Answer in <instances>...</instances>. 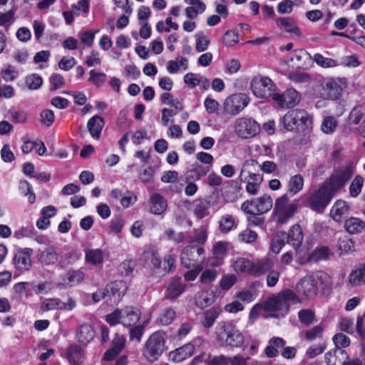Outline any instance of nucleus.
I'll use <instances>...</instances> for the list:
<instances>
[{
	"label": "nucleus",
	"instance_id": "423d86ee",
	"mask_svg": "<svg viewBox=\"0 0 365 365\" xmlns=\"http://www.w3.org/2000/svg\"><path fill=\"white\" fill-rule=\"evenodd\" d=\"M335 192V191L331 190L325 182L322 186L308 197L309 205L313 210L322 212L330 202Z\"/></svg>",
	"mask_w": 365,
	"mask_h": 365
},
{
	"label": "nucleus",
	"instance_id": "72a5a7b5",
	"mask_svg": "<svg viewBox=\"0 0 365 365\" xmlns=\"http://www.w3.org/2000/svg\"><path fill=\"white\" fill-rule=\"evenodd\" d=\"M126 289V284L123 281H115L114 282L108 284L105 288V291H106L107 294L110 292L112 296L115 297V299L118 300L125 294Z\"/></svg>",
	"mask_w": 365,
	"mask_h": 365
},
{
	"label": "nucleus",
	"instance_id": "9b49d317",
	"mask_svg": "<svg viewBox=\"0 0 365 365\" xmlns=\"http://www.w3.org/2000/svg\"><path fill=\"white\" fill-rule=\"evenodd\" d=\"M341 87L333 78L323 79L317 87L319 97L327 100H336L341 94Z\"/></svg>",
	"mask_w": 365,
	"mask_h": 365
},
{
	"label": "nucleus",
	"instance_id": "6e6d98bb",
	"mask_svg": "<svg viewBox=\"0 0 365 365\" xmlns=\"http://www.w3.org/2000/svg\"><path fill=\"white\" fill-rule=\"evenodd\" d=\"M354 242L347 237H341L338 241V248L341 254H346L352 250Z\"/></svg>",
	"mask_w": 365,
	"mask_h": 365
},
{
	"label": "nucleus",
	"instance_id": "69168bd1",
	"mask_svg": "<svg viewBox=\"0 0 365 365\" xmlns=\"http://www.w3.org/2000/svg\"><path fill=\"white\" fill-rule=\"evenodd\" d=\"M257 238V234L250 230V229H246L245 230H243L242 232L240 233L239 235V239L243 242H246V243H252L253 242H255Z\"/></svg>",
	"mask_w": 365,
	"mask_h": 365
},
{
	"label": "nucleus",
	"instance_id": "49530a36",
	"mask_svg": "<svg viewBox=\"0 0 365 365\" xmlns=\"http://www.w3.org/2000/svg\"><path fill=\"white\" fill-rule=\"evenodd\" d=\"M364 185V178L360 175H356L352 180L349 186V193L351 197H357L361 191Z\"/></svg>",
	"mask_w": 365,
	"mask_h": 365
},
{
	"label": "nucleus",
	"instance_id": "473e14b6",
	"mask_svg": "<svg viewBox=\"0 0 365 365\" xmlns=\"http://www.w3.org/2000/svg\"><path fill=\"white\" fill-rule=\"evenodd\" d=\"M78 341L83 344H87L94 336L95 331L93 327L88 324H84L79 327L76 332Z\"/></svg>",
	"mask_w": 365,
	"mask_h": 365
},
{
	"label": "nucleus",
	"instance_id": "37998d69",
	"mask_svg": "<svg viewBox=\"0 0 365 365\" xmlns=\"http://www.w3.org/2000/svg\"><path fill=\"white\" fill-rule=\"evenodd\" d=\"M235 225L234 217L230 215H226L222 217L219 229L222 233H228Z\"/></svg>",
	"mask_w": 365,
	"mask_h": 365
},
{
	"label": "nucleus",
	"instance_id": "052dcab7",
	"mask_svg": "<svg viewBox=\"0 0 365 365\" xmlns=\"http://www.w3.org/2000/svg\"><path fill=\"white\" fill-rule=\"evenodd\" d=\"M195 38L197 40L196 42V50L198 52L205 51L210 43V41L204 35L202 32L198 33L195 35Z\"/></svg>",
	"mask_w": 365,
	"mask_h": 365
},
{
	"label": "nucleus",
	"instance_id": "2eb2a0df",
	"mask_svg": "<svg viewBox=\"0 0 365 365\" xmlns=\"http://www.w3.org/2000/svg\"><path fill=\"white\" fill-rule=\"evenodd\" d=\"M33 254V250L31 248H24L19 250L15 255L14 261L16 269L21 272H25L30 269L32 263L31 256Z\"/></svg>",
	"mask_w": 365,
	"mask_h": 365
},
{
	"label": "nucleus",
	"instance_id": "f704fd0d",
	"mask_svg": "<svg viewBox=\"0 0 365 365\" xmlns=\"http://www.w3.org/2000/svg\"><path fill=\"white\" fill-rule=\"evenodd\" d=\"M349 283L351 287L365 284V264L359 266L349 274Z\"/></svg>",
	"mask_w": 365,
	"mask_h": 365
},
{
	"label": "nucleus",
	"instance_id": "4be33fe9",
	"mask_svg": "<svg viewBox=\"0 0 365 365\" xmlns=\"http://www.w3.org/2000/svg\"><path fill=\"white\" fill-rule=\"evenodd\" d=\"M195 351V346L193 344H187L180 348L172 351L169 354L170 360L174 362H181L187 358L191 356Z\"/></svg>",
	"mask_w": 365,
	"mask_h": 365
},
{
	"label": "nucleus",
	"instance_id": "4468645a",
	"mask_svg": "<svg viewBox=\"0 0 365 365\" xmlns=\"http://www.w3.org/2000/svg\"><path fill=\"white\" fill-rule=\"evenodd\" d=\"M300 98L299 93L293 88L287 89L282 94L275 93L273 95V100L281 108L294 107L299 103Z\"/></svg>",
	"mask_w": 365,
	"mask_h": 365
},
{
	"label": "nucleus",
	"instance_id": "a878e982",
	"mask_svg": "<svg viewBox=\"0 0 365 365\" xmlns=\"http://www.w3.org/2000/svg\"><path fill=\"white\" fill-rule=\"evenodd\" d=\"M140 317V312L135 307H126L122 309V324L125 326L135 324Z\"/></svg>",
	"mask_w": 365,
	"mask_h": 365
},
{
	"label": "nucleus",
	"instance_id": "5701e85b",
	"mask_svg": "<svg viewBox=\"0 0 365 365\" xmlns=\"http://www.w3.org/2000/svg\"><path fill=\"white\" fill-rule=\"evenodd\" d=\"M38 260L43 265L54 264L58 259L56 249L53 245H48L45 250H38Z\"/></svg>",
	"mask_w": 365,
	"mask_h": 365
},
{
	"label": "nucleus",
	"instance_id": "412c9836",
	"mask_svg": "<svg viewBox=\"0 0 365 365\" xmlns=\"http://www.w3.org/2000/svg\"><path fill=\"white\" fill-rule=\"evenodd\" d=\"M325 359L327 365H347V353L340 348L335 349L333 351H329L325 354Z\"/></svg>",
	"mask_w": 365,
	"mask_h": 365
},
{
	"label": "nucleus",
	"instance_id": "393cba45",
	"mask_svg": "<svg viewBox=\"0 0 365 365\" xmlns=\"http://www.w3.org/2000/svg\"><path fill=\"white\" fill-rule=\"evenodd\" d=\"M349 210L348 203L344 200H338L331 209L330 216L334 221L339 222L342 220L343 217L348 214Z\"/></svg>",
	"mask_w": 365,
	"mask_h": 365
},
{
	"label": "nucleus",
	"instance_id": "bf43d9fd",
	"mask_svg": "<svg viewBox=\"0 0 365 365\" xmlns=\"http://www.w3.org/2000/svg\"><path fill=\"white\" fill-rule=\"evenodd\" d=\"M323 328L320 325H317L311 329L304 332V337L308 341H312L322 336Z\"/></svg>",
	"mask_w": 365,
	"mask_h": 365
},
{
	"label": "nucleus",
	"instance_id": "1a4fd4ad",
	"mask_svg": "<svg viewBox=\"0 0 365 365\" xmlns=\"http://www.w3.org/2000/svg\"><path fill=\"white\" fill-rule=\"evenodd\" d=\"M253 94L259 98H267L275 94V84L268 77L257 76L251 81Z\"/></svg>",
	"mask_w": 365,
	"mask_h": 365
},
{
	"label": "nucleus",
	"instance_id": "79ce46f5",
	"mask_svg": "<svg viewBox=\"0 0 365 365\" xmlns=\"http://www.w3.org/2000/svg\"><path fill=\"white\" fill-rule=\"evenodd\" d=\"M175 317V311L170 307H168L161 312L158 321L161 325H168L173 322Z\"/></svg>",
	"mask_w": 365,
	"mask_h": 365
},
{
	"label": "nucleus",
	"instance_id": "a211bd4d",
	"mask_svg": "<svg viewBox=\"0 0 365 365\" xmlns=\"http://www.w3.org/2000/svg\"><path fill=\"white\" fill-rule=\"evenodd\" d=\"M273 267V261L267 257L258 259L256 262H252L250 275L259 277L270 271Z\"/></svg>",
	"mask_w": 365,
	"mask_h": 365
},
{
	"label": "nucleus",
	"instance_id": "c9c22d12",
	"mask_svg": "<svg viewBox=\"0 0 365 365\" xmlns=\"http://www.w3.org/2000/svg\"><path fill=\"white\" fill-rule=\"evenodd\" d=\"M209 202L204 199H197L192 202V210L197 219L200 220L207 216Z\"/></svg>",
	"mask_w": 365,
	"mask_h": 365
},
{
	"label": "nucleus",
	"instance_id": "09e8293b",
	"mask_svg": "<svg viewBox=\"0 0 365 365\" xmlns=\"http://www.w3.org/2000/svg\"><path fill=\"white\" fill-rule=\"evenodd\" d=\"M163 237L165 240L174 242L176 244L181 243L185 240V234L182 232H176L173 229L169 228L165 230Z\"/></svg>",
	"mask_w": 365,
	"mask_h": 365
},
{
	"label": "nucleus",
	"instance_id": "8fccbe9b",
	"mask_svg": "<svg viewBox=\"0 0 365 365\" xmlns=\"http://www.w3.org/2000/svg\"><path fill=\"white\" fill-rule=\"evenodd\" d=\"M65 307L64 302H61L58 299H46L43 303L41 308L43 311H49L52 309H63Z\"/></svg>",
	"mask_w": 365,
	"mask_h": 365
},
{
	"label": "nucleus",
	"instance_id": "13d9d810",
	"mask_svg": "<svg viewBox=\"0 0 365 365\" xmlns=\"http://www.w3.org/2000/svg\"><path fill=\"white\" fill-rule=\"evenodd\" d=\"M135 262L133 260H125L118 267V271L122 275L128 276L134 270Z\"/></svg>",
	"mask_w": 365,
	"mask_h": 365
},
{
	"label": "nucleus",
	"instance_id": "603ef678",
	"mask_svg": "<svg viewBox=\"0 0 365 365\" xmlns=\"http://www.w3.org/2000/svg\"><path fill=\"white\" fill-rule=\"evenodd\" d=\"M298 316L301 323L306 326H309L315 321L314 313L310 309L301 310Z\"/></svg>",
	"mask_w": 365,
	"mask_h": 365
},
{
	"label": "nucleus",
	"instance_id": "ea45409f",
	"mask_svg": "<svg viewBox=\"0 0 365 365\" xmlns=\"http://www.w3.org/2000/svg\"><path fill=\"white\" fill-rule=\"evenodd\" d=\"M220 312L221 309L219 307H213L205 312L204 319L202 322V325L206 328L212 327Z\"/></svg>",
	"mask_w": 365,
	"mask_h": 365
},
{
	"label": "nucleus",
	"instance_id": "e2e57ef3",
	"mask_svg": "<svg viewBox=\"0 0 365 365\" xmlns=\"http://www.w3.org/2000/svg\"><path fill=\"white\" fill-rule=\"evenodd\" d=\"M55 118V115L53 110H43L41 111L40 114V121L42 124L50 126L53 123Z\"/></svg>",
	"mask_w": 365,
	"mask_h": 365
},
{
	"label": "nucleus",
	"instance_id": "0eeeda50",
	"mask_svg": "<svg viewBox=\"0 0 365 365\" xmlns=\"http://www.w3.org/2000/svg\"><path fill=\"white\" fill-rule=\"evenodd\" d=\"M310 121L308 113L304 110L300 109L289 110L282 118L284 127L289 131L304 130Z\"/></svg>",
	"mask_w": 365,
	"mask_h": 365
},
{
	"label": "nucleus",
	"instance_id": "c756f323",
	"mask_svg": "<svg viewBox=\"0 0 365 365\" xmlns=\"http://www.w3.org/2000/svg\"><path fill=\"white\" fill-rule=\"evenodd\" d=\"M66 359L72 365H80L83 359V349L77 344L69 346L66 351Z\"/></svg>",
	"mask_w": 365,
	"mask_h": 365
},
{
	"label": "nucleus",
	"instance_id": "9d476101",
	"mask_svg": "<svg viewBox=\"0 0 365 365\" xmlns=\"http://www.w3.org/2000/svg\"><path fill=\"white\" fill-rule=\"evenodd\" d=\"M235 132L240 138H250L259 133L260 125L252 118H241L235 121Z\"/></svg>",
	"mask_w": 365,
	"mask_h": 365
},
{
	"label": "nucleus",
	"instance_id": "2f4dec72",
	"mask_svg": "<svg viewBox=\"0 0 365 365\" xmlns=\"http://www.w3.org/2000/svg\"><path fill=\"white\" fill-rule=\"evenodd\" d=\"M255 200V215H262L271 210L273 205L272 197L268 195H264Z\"/></svg>",
	"mask_w": 365,
	"mask_h": 365
},
{
	"label": "nucleus",
	"instance_id": "c03bdc74",
	"mask_svg": "<svg viewBox=\"0 0 365 365\" xmlns=\"http://www.w3.org/2000/svg\"><path fill=\"white\" fill-rule=\"evenodd\" d=\"M11 120L16 123H24L27 120V113L22 109L11 108L9 111Z\"/></svg>",
	"mask_w": 365,
	"mask_h": 365
},
{
	"label": "nucleus",
	"instance_id": "aec40b11",
	"mask_svg": "<svg viewBox=\"0 0 365 365\" xmlns=\"http://www.w3.org/2000/svg\"><path fill=\"white\" fill-rule=\"evenodd\" d=\"M331 255H332V252H331L330 249L328 247H317L310 254H309L307 258L301 259L300 263H314L320 260H326L328 259L331 257Z\"/></svg>",
	"mask_w": 365,
	"mask_h": 365
},
{
	"label": "nucleus",
	"instance_id": "58836bf2",
	"mask_svg": "<svg viewBox=\"0 0 365 365\" xmlns=\"http://www.w3.org/2000/svg\"><path fill=\"white\" fill-rule=\"evenodd\" d=\"M304 186V178L299 174H296L290 178L288 182V192L292 195H297Z\"/></svg>",
	"mask_w": 365,
	"mask_h": 365
},
{
	"label": "nucleus",
	"instance_id": "f03ea898",
	"mask_svg": "<svg viewBox=\"0 0 365 365\" xmlns=\"http://www.w3.org/2000/svg\"><path fill=\"white\" fill-rule=\"evenodd\" d=\"M330 284L329 276L323 271H317L303 277L296 285V291L307 298L317 296L319 288L324 289Z\"/></svg>",
	"mask_w": 365,
	"mask_h": 365
},
{
	"label": "nucleus",
	"instance_id": "cd10ccee",
	"mask_svg": "<svg viewBox=\"0 0 365 365\" xmlns=\"http://www.w3.org/2000/svg\"><path fill=\"white\" fill-rule=\"evenodd\" d=\"M344 227L349 234H359L365 230V222L360 218L351 217L344 221Z\"/></svg>",
	"mask_w": 365,
	"mask_h": 365
},
{
	"label": "nucleus",
	"instance_id": "de8ad7c7",
	"mask_svg": "<svg viewBox=\"0 0 365 365\" xmlns=\"http://www.w3.org/2000/svg\"><path fill=\"white\" fill-rule=\"evenodd\" d=\"M337 120L333 116H327L324 118L322 123V130L326 134L332 133L336 128Z\"/></svg>",
	"mask_w": 365,
	"mask_h": 365
},
{
	"label": "nucleus",
	"instance_id": "3c124183",
	"mask_svg": "<svg viewBox=\"0 0 365 365\" xmlns=\"http://www.w3.org/2000/svg\"><path fill=\"white\" fill-rule=\"evenodd\" d=\"M313 61L322 68H333L336 66V61L330 58H325L320 53H316Z\"/></svg>",
	"mask_w": 365,
	"mask_h": 365
},
{
	"label": "nucleus",
	"instance_id": "39448f33",
	"mask_svg": "<svg viewBox=\"0 0 365 365\" xmlns=\"http://www.w3.org/2000/svg\"><path fill=\"white\" fill-rule=\"evenodd\" d=\"M166 334L163 331L153 333L145 342L143 351V356L153 362L162 355L165 349Z\"/></svg>",
	"mask_w": 365,
	"mask_h": 365
},
{
	"label": "nucleus",
	"instance_id": "b1692460",
	"mask_svg": "<svg viewBox=\"0 0 365 365\" xmlns=\"http://www.w3.org/2000/svg\"><path fill=\"white\" fill-rule=\"evenodd\" d=\"M150 212L154 215L163 214L168 207L166 200L159 193H153L150 198Z\"/></svg>",
	"mask_w": 365,
	"mask_h": 365
},
{
	"label": "nucleus",
	"instance_id": "864d4df0",
	"mask_svg": "<svg viewBox=\"0 0 365 365\" xmlns=\"http://www.w3.org/2000/svg\"><path fill=\"white\" fill-rule=\"evenodd\" d=\"M240 190L237 184H233L225 189L223 195L227 201H235L239 197Z\"/></svg>",
	"mask_w": 365,
	"mask_h": 365
},
{
	"label": "nucleus",
	"instance_id": "6ab92c4d",
	"mask_svg": "<svg viewBox=\"0 0 365 365\" xmlns=\"http://www.w3.org/2000/svg\"><path fill=\"white\" fill-rule=\"evenodd\" d=\"M282 237H284L286 242L294 249H297L301 245L304 238L302 228L299 225H293L287 235L282 232Z\"/></svg>",
	"mask_w": 365,
	"mask_h": 365
},
{
	"label": "nucleus",
	"instance_id": "7ed1b4c3",
	"mask_svg": "<svg viewBox=\"0 0 365 365\" xmlns=\"http://www.w3.org/2000/svg\"><path fill=\"white\" fill-rule=\"evenodd\" d=\"M215 334L217 342L223 346L241 347L244 344V335L231 322L219 323Z\"/></svg>",
	"mask_w": 365,
	"mask_h": 365
},
{
	"label": "nucleus",
	"instance_id": "774afa93",
	"mask_svg": "<svg viewBox=\"0 0 365 365\" xmlns=\"http://www.w3.org/2000/svg\"><path fill=\"white\" fill-rule=\"evenodd\" d=\"M184 82L193 88L200 85L202 82V79H201V76L198 78L195 74L188 73L184 76Z\"/></svg>",
	"mask_w": 365,
	"mask_h": 365
},
{
	"label": "nucleus",
	"instance_id": "f257e3e1",
	"mask_svg": "<svg viewBox=\"0 0 365 365\" xmlns=\"http://www.w3.org/2000/svg\"><path fill=\"white\" fill-rule=\"evenodd\" d=\"M301 301L294 292L286 289L265 301L264 310L272 312V317L279 318L287 314L290 304H295Z\"/></svg>",
	"mask_w": 365,
	"mask_h": 365
},
{
	"label": "nucleus",
	"instance_id": "7c9ffc66",
	"mask_svg": "<svg viewBox=\"0 0 365 365\" xmlns=\"http://www.w3.org/2000/svg\"><path fill=\"white\" fill-rule=\"evenodd\" d=\"M185 1L191 5L185 9L186 16L189 19L197 18L198 14L202 13L206 9L205 4L200 0H185Z\"/></svg>",
	"mask_w": 365,
	"mask_h": 365
},
{
	"label": "nucleus",
	"instance_id": "bb28decb",
	"mask_svg": "<svg viewBox=\"0 0 365 365\" xmlns=\"http://www.w3.org/2000/svg\"><path fill=\"white\" fill-rule=\"evenodd\" d=\"M104 124L103 118L98 115H95L89 119L87 123V128L93 138L96 140L100 138Z\"/></svg>",
	"mask_w": 365,
	"mask_h": 365
},
{
	"label": "nucleus",
	"instance_id": "4c0bfd02",
	"mask_svg": "<svg viewBox=\"0 0 365 365\" xmlns=\"http://www.w3.org/2000/svg\"><path fill=\"white\" fill-rule=\"evenodd\" d=\"M85 258L87 262L97 266L103 262V252L100 249H90L86 251Z\"/></svg>",
	"mask_w": 365,
	"mask_h": 365
},
{
	"label": "nucleus",
	"instance_id": "4d7b16f0",
	"mask_svg": "<svg viewBox=\"0 0 365 365\" xmlns=\"http://www.w3.org/2000/svg\"><path fill=\"white\" fill-rule=\"evenodd\" d=\"M83 279V273L79 270L69 271L64 277V281H68L71 284L81 282Z\"/></svg>",
	"mask_w": 365,
	"mask_h": 365
},
{
	"label": "nucleus",
	"instance_id": "dca6fc26",
	"mask_svg": "<svg viewBox=\"0 0 365 365\" xmlns=\"http://www.w3.org/2000/svg\"><path fill=\"white\" fill-rule=\"evenodd\" d=\"M349 123L351 125H360L358 130L365 138V106L354 108L349 115Z\"/></svg>",
	"mask_w": 365,
	"mask_h": 365
},
{
	"label": "nucleus",
	"instance_id": "0e129e2a",
	"mask_svg": "<svg viewBox=\"0 0 365 365\" xmlns=\"http://www.w3.org/2000/svg\"><path fill=\"white\" fill-rule=\"evenodd\" d=\"M227 242H217L213 247V254L217 259H221L224 256L226 255L227 252Z\"/></svg>",
	"mask_w": 365,
	"mask_h": 365
},
{
	"label": "nucleus",
	"instance_id": "6e6552de",
	"mask_svg": "<svg viewBox=\"0 0 365 365\" xmlns=\"http://www.w3.org/2000/svg\"><path fill=\"white\" fill-rule=\"evenodd\" d=\"M297 210V205L289 203V198L287 195L277 199L273 210V215L279 224L286 223L292 218Z\"/></svg>",
	"mask_w": 365,
	"mask_h": 365
},
{
	"label": "nucleus",
	"instance_id": "20e7f679",
	"mask_svg": "<svg viewBox=\"0 0 365 365\" xmlns=\"http://www.w3.org/2000/svg\"><path fill=\"white\" fill-rule=\"evenodd\" d=\"M356 169V165L351 162H347L344 165L334 169L330 177L325 181L331 190L337 192L343 188L352 178Z\"/></svg>",
	"mask_w": 365,
	"mask_h": 365
},
{
	"label": "nucleus",
	"instance_id": "f3484780",
	"mask_svg": "<svg viewBox=\"0 0 365 365\" xmlns=\"http://www.w3.org/2000/svg\"><path fill=\"white\" fill-rule=\"evenodd\" d=\"M185 284L179 277H173L166 286L165 299L173 300L185 290Z\"/></svg>",
	"mask_w": 365,
	"mask_h": 365
},
{
	"label": "nucleus",
	"instance_id": "e433bc0d",
	"mask_svg": "<svg viewBox=\"0 0 365 365\" xmlns=\"http://www.w3.org/2000/svg\"><path fill=\"white\" fill-rule=\"evenodd\" d=\"M276 24L279 27H284L287 32L293 33L297 36L301 35L299 29L294 19L290 17L279 18L276 20Z\"/></svg>",
	"mask_w": 365,
	"mask_h": 365
},
{
	"label": "nucleus",
	"instance_id": "c85d7f7f",
	"mask_svg": "<svg viewBox=\"0 0 365 365\" xmlns=\"http://www.w3.org/2000/svg\"><path fill=\"white\" fill-rule=\"evenodd\" d=\"M206 356L205 353H202L197 356H195L192 361V364H194L201 360V359L204 358ZM229 357H226L225 355H219V356H212L209 354L207 355V358L205 359V361L207 365H228L229 364Z\"/></svg>",
	"mask_w": 365,
	"mask_h": 365
},
{
	"label": "nucleus",
	"instance_id": "f8f14e48",
	"mask_svg": "<svg viewBox=\"0 0 365 365\" xmlns=\"http://www.w3.org/2000/svg\"><path fill=\"white\" fill-rule=\"evenodd\" d=\"M204 249L196 245H190L183 250L180 259L182 264L187 268L194 267L203 258Z\"/></svg>",
	"mask_w": 365,
	"mask_h": 365
},
{
	"label": "nucleus",
	"instance_id": "a19ab883",
	"mask_svg": "<svg viewBox=\"0 0 365 365\" xmlns=\"http://www.w3.org/2000/svg\"><path fill=\"white\" fill-rule=\"evenodd\" d=\"M252 262L247 258H238L233 264V269L237 274L244 273L250 275Z\"/></svg>",
	"mask_w": 365,
	"mask_h": 365
},
{
	"label": "nucleus",
	"instance_id": "ddd939ff",
	"mask_svg": "<svg viewBox=\"0 0 365 365\" xmlns=\"http://www.w3.org/2000/svg\"><path fill=\"white\" fill-rule=\"evenodd\" d=\"M250 98L245 93L234 94L226 98L224 109L230 115H237L249 103Z\"/></svg>",
	"mask_w": 365,
	"mask_h": 365
},
{
	"label": "nucleus",
	"instance_id": "338daca9",
	"mask_svg": "<svg viewBox=\"0 0 365 365\" xmlns=\"http://www.w3.org/2000/svg\"><path fill=\"white\" fill-rule=\"evenodd\" d=\"M223 41L227 46H232L238 41V34L235 31H227L223 36Z\"/></svg>",
	"mask_w": 365,
	"mask_h": 365
},
{
	"label": "nucleus",
	"instance_id": "680f3d73",
	"mask_svg": "<svg viewBox=\"0 0 365 365\" xmlns=\"http://www.w3.org/2000/svg\"><path fill=\"white\" fill-rule=\"evenodd\" d=\"M237 282V277L233 274H226L220 280V286L222 289H230Z\"/></svg>",
	"mask_w": 365,
	"mask_h": 365
},
{
	"label": "nucleus",
	"instance_id": "a18cd8bd",
	"mask_svg": "<svg viewBox=\"0 0 365 365\" xmlns=\"http://www.w3.org/2000/svg\"><path fill=\"white\" fill-rule=\"evenodd\" d=\"M25 84L30 90H36L43 84V79L36 73L31 74L26 77Z\"/></svg>",
	"mask_w": 365,
	"mask_h": 365
},
{
	"label": "nucleus",
	"instance_id": "5fc2aeb1",
	"mask_svg": "<svg viewBox=\"0 0 365 365\" xmlns=\"http://www.w3.org/2000/svg\"><path fill=\"white\" fill-rule=\"evenodd\" d=\"M107 76L104 73L97 72L96 70H91L89 72L88 80L96 86H102L106 81Z\"/></svg>",
	"mask_w": 365,
	"mask_h": 365
}]
</instances>
